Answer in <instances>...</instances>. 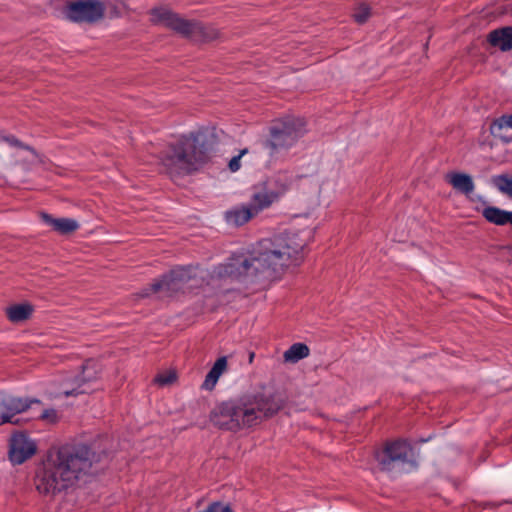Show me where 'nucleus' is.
Wrapping results in <instances>:
<instances>
[{
  "label": "nucleus",
  "mask_w": 512,
  "mask_h": 512,
  "mask_svg": "<svg viewBox=\"0 0 512 512\" xmlns=\"http://www.w3.org/2000/svg\"><path fill=\"white\" fill-rule=\"evenodd\" d=\"M314 237V228H296L260 240L246 254L233 255L225 264L214 268L209 284L218 286L221 281L259 273L275 274L291 265H298L303 251Z\"/></svg>",
  "instance_id": "nucleus-1"
},
{
  "label": "nucleus",
  "mask_w": 512,
  "mask_h": 512,
  "mask_svg": "<svg viewBox=\"0 0 512 512\" xmlns=\"http://www.w3.org/2000/svg\"><path fill=\"white\" fill-rule=\"evenodd\" d=\"M94 454L85 445L64 446L50 453L35 477V486L41 494H55L72 486L86 474L93 463Z\"/></svg>",
  "instance_id": "nucleus-2"
},
{
  "label": "nucleus",
  "mask_w": 512,
  "mask_h": 512,
  "mask_svg": "<svg viewBox=\"0 0 512 512\" xmlns=\"http://www.w3.org/2000/svg\"><path fill=\"white\" fill-rule=\"evenodd\" d=\"M282 405V399L272 393L242 397L218 405L211 414V421L220 429L237 432L273 416Z\"/></svg>",
  "instance_id": "nucleus-3"
},
{
  "label": "nucleus",
  "mask_w": 512,
  "mask_h": 512,
  "mask_svg": "<svg viewBox=\"0 0 512 512\" xmlns=\"http://www.w3.org/2000/svg\"><path fill=\"white\" fill-rule=\"evenodd\" d=\"M205 138L204 133L198 132L183 136L176 144L171 145L161 159L167 172L170 175H181L196 170L205 160Z\"/></svg>",
  "instance_id": "nucleus-4"
},
{
  "label": "nucleus",
  "mask_w": 512,
  "mask_h": 512,
  "mask_svg": "<svg viewBox=\"0 0 512 512\" xmlns=\"http://www.w3.org/2000/svg\"><path fill=\"white\" fill-rule=\"evenodd\" d=\"M306 133L305 123L300 118L286 117L270 127V137L265 148L273 160L283 159L288 150Z\"/></svg>",
  "instance_id": "nucleus-5"
},
{
  "label": "nucleus",
  "mask_w": 512,
  "mask_h": 512,
  "mask_svg": "<svg viewBox=\"0 0 512 512\" xmlns=\"http://www.w3.org/2000/svg\"><path fill=\"white\" fill-rule=\"evenodd\" d=\"M99 373V364L94 360H88L82 366L81 377L65 378L60 384L59 391L51 392L50 395L52 397L61 395L68 397L88 393L91 390L90 384L98 379Z\"/></svg>",
  "instance_id": "nucleus-6"
},
{
  "label": "nucleus",
  "mask_w": 512,
  "mask_h": 512,
  "mask_svg": "<svg viewBox=\"0 0 512 512\" xmlns=\"http://www.w3.org/2000/svg\"><path fill=\"white\" fill-rule=\"evenodd\" d=\"M150 15L153 24L171 29L184 37H192L202 31L199 23L186 20L166 7L154 8Z\"/></svg>",
  "instance_id": "nucleus-7"
},
{
  "label": "nucleus",
  "mask_w": 512,
  "mask_h": 512,
  "mask_svg": "<svg viewBox=\"0 0 512 512\" xmlns=\"http://www.w3.org/2000/svg\"><path fill=\"white\" fill-rule=\"evenodd\" d=\"M192 280V270L190 268L178 267L161 279L155 281L150 287L145 288L141 296L149 297L153 294L164 293L171 295L178 291H184L186 285Z\"/></svg>",
  "instance_id": "nucleus-8"
},
{
  "label": "nucleus",
  "mask_w": 512,
  "mask_h": 512,
  "mask_svg": "<svg viewBox=\"0 0 512 512\" xmlns=\"http://www.w3.org/2000/svg\"><path fill=\"white\" fill-rule=\"evenodd\" d=\"M104 6L98 0H78L69 3L64 9L65 17L72 22L92 23L102 18Z\"/></svg>",
  "instance_id": "nucleus-9"
},
{
  "label": "nucleus",
  "mask_w": 512,
  "mask_h": 512,
  "mask_svg": "<svg viewBox=\"0 0 512 512\" xmlns=\"http://www.w3.org/2000/svg\"><path fill=\"white\" fill-rule=\"evenodd\" d=\"M412 447L407 441L398 440L388 444L385 450L376 455L382 470H390L395 464H404L412 456Z\"/></svg>",
  "instance_id": "nucleus-10"
},
{
  "label": "nucleus",
  "mask_w": 512,
  "mask_h": 512,
  "mask_svg": "<svg viewBox=\"0 0 512 512\" xmlns=\"http://www.w3.org/2000/svg\"><path fill=\"white\" fill-rule=\"evenodd\" d=\"M36 452L35 443L24 433H16L10 440L9 458L13 464H22Z\"/></svg>",
  "instance_id": "nucleus-11"
},
{
  "label": "nucleus",
  "mask_w": 512,
  "mask_h": 512,
  "mask_svg": "<svg viewBox=\"0 0 512 512\" xmlns=\"http://www.w3.org/2000/svg\"><path fill=\"white\" fill-rule=\"evenodd\" d=\"M37 400H29L5 395L0 392V425L6 422H14L16 414L26 411Z\"/></svg>",
  "instance_id": "nucleus-12"
},
{
  "label": "nucleus",
  "mask_w": 512,
  "mask_h": 512,
  "mask_svg": "<svg viewBox=\"0 0 512 512\" xmlns=\"http://www.w3.org/2000/svg\"><path fill=\"white\" fill-rule=\"evenodd\" d=\"M279 199L277 194L267 188L263 183L255 186L248 205L257 216L260 212L271 207Z\"/></svg>",
  "instance_id": "nucleus-13"
},
{
  "label": "nucleus",
  "mask_w": 512,
  "mask_h": 512,
  "mask_svg": "<svg viewBox=\"0 0 512 512\" xmlns=\"http://www.w3.org/2000/svg\"><path fill=\"white\" fill-rule=\"evenodd\" d=\"M446 181L459 193L470 195L475 185L470 175L463 172H450L445 176Z\"/></svg>",
  "instance_id": "nucleus-14"
},
{
  "label": "nucleus",
  "mask_w": 512,
  "mask_h": 512,
  "mask_svg": "<svg viewBox=\"0 0 512 512\" xmlns=\"http://www.w3.org/2000/svg\"><path fill=\"white\" fill-rule=\"evenodd\" d=\"M256 215L253 213L250 206L247 205H241L233 207L232 209L226 211L225 213V220L228 224L234 225V226H241L245 223H247L250 219L255 217Z\"/></svg>",
  "instance_id": "nucleus-15"
},
{
  "label": "nucleus",
  "mask_w": 512,
  "mask_h": 512,
  "mask_svg": "<svg viewBox=\"0 0 512 512\" xmlns=\"http://www.w3.org/2000/svg\"><path fill=\"white\" fill-rule=\"evenodd\" d=\"M267 188L277 194V198L280 199L291 187L292 177L287 172H281L268 179L263 183Z\"/></svg>",
  "instance_id": "nucleus-16"
},
{
  "label": "nucleus",
  "mask_w": 512,
  "mask_h": 512,
  "mask_svg": "<svg viewBox=\"0 0 512 512\" xmlns=\"http://www.w3.org/2000/svg\"><path fill=\"white\" fill-rule=\"evenodd\" d=\"M489 43L502 51L512 49V27H503L493 30L488 35Z\"/></svg>",
  "instance_id": "nucleus-17"
},
{
  "label": "nucleus",
  "mask_w": 512,
  "mask_h": 512,
  "mask_svg": "<svg viewBox=\"0 0 512 512\" xmlns=\"http://www.w3.org/2000/svg\"><path fill=\"white\" fill-rule=\"evenodd\" d=\"M482 215L489 223L499 226L512 225V211L502 210L494 206H486L482 210Z\"/></svg>",
  "instance_id": "nucleus-18"
},
{
  "label": "nucleus",
  "mask_w": 512,
  "mask_h": 512,
  "mask_svg": "<svg viewBox=\"0 0 512 512\" xmlns=\"http://www.w3.org/2000/svg\"><path fill=\"white\" fill-rule=\"evenodd\" d=\"M227 368V357L222 356L216 360L211 370L205 377L202 384V388L205 390H212L217 384L220 376L224 373Z\"/></svg>",
  "instance_id": "nucleus-19"
},
{
  "label": "nucleus",
  "mask_w": 512,
  "mask_h": 512,
  "mask_svg": "<svg viewBox=\"0 0 512 512\" xmlns=\"http://www.w3.org/2000/svg\"><path fill=\"white\" fill-rule=\"evenodd\" d=\"M491 133L506 142L512 141V135L506 136L504 135V131L507 129H512V115H503L500 118L496 119L491 127Z\"/></svg>",
  "instance_id": "nucleus-20"
},
{
  "label": "nucleus",
  "mask_w": 512,
  "mask_h": 512,
  "mask_svg": "<svg viewBox=\"0 0 512 512\" xmlns=\"http://www.w3.org/2000/svg\"><path fill=\"white\" fill-rule=\"evenodd\" d=\"M44 220L53 227L54 230L66 234L75 231L79 225L76 220L70 218H52L44 215Z\"/></svg>",
  "instance_id": "nucleus-21"
},
{
  "label": "nucleus",
  "mask_w": 512,
  "mask_h": 512,
  "mask_svg": "<svg viewBox=\"0 0 512 512\" xmlns=\"http://www.w3.org/2000/svg\"><path fill=\"white\" fill-rule=\"evenodd\" d=\"M6 312L10 321L18 323L31 316L33 307L30 304L22 303L8 307Z\"/></svg>",
  "instance_id": "nucleus-22"
},
{
  "label": "nucleus",
  "mask_w": 512,
  "mask_h": 512,
  "mask_svg": "<svg viewBox=\"0 0 512 512\" xmlns=\"http://www.w3.org/2000/svg\"><path fill=\"white\" fill-rule=\"evenodd\" d=\"M309 355V348L303 343H295L284 352V360L290 363H296Z\"/></svg>",
  "instance_id": "nucleus-23"
},
{
  "label": "nucleus",
  "mask_w": 512,
  "mask_h": 512,
  "mask_svg": "<svg viewBox=\"0 0 512 512\" xmlns=\"http://www.w3.org/2000/svg\"><path fill=\"white\" fill-rule=\"evenodd\" d=\"M497 188L512 197V179L507 176H497L494 180Z\"/></svg>",
  "instance_id": "nucleus-24"
},
{
  "label": "nucleus",
  "mask_w": 512,
  "mask_h": 512,
  "mask_svg": "<svg viewBox=\"0 0 512 512\" xmlns=\"http://www.w3.org/2000/svg\"><path fill=\"white\" fill-rule=\"evenodd\" d=\"M176 372L173 370H167L159 373L155 378V383L159 386H167L176 381Z\"/></svg>",
  "instance_id": "nucleus-25"
},
{
  "label": "nucleus",
  "mask_w": 512,
  "mask_h": 512,
  "mask_svg": "<svg viewBox=\"0 0 512 512\" xmlns=\"http://www.w3.org/2000/svg\"><path fill=\"white\" fill-rule=\"evenodd\" d=\"M370 16V9L366 4H360L353 14L354 20L359 23H365Z\"/></svg>",
  "instance_id": "nucleus-26"
},
{
  "label": "nucleus",
  "mask_w": 512,
  "mask_h": 512,
  "mask_svg": "<svg viewBox=\"0 0 512 512\" xmlns=\"http://www.w3.org/2000/svg\"><path fill=\"white\" fill-rule=\"evenodd\" d=\"M41 418L45 421H47L48 423H55L57 422L58 420V414H57V411L54 410V409H49V410H45L42 414H41Z\"/></svg>",
  "instance_id": "nucleus-27"
},
{
  "label": "nucleus",
  "mask_w": 512,
  "mask_h": 512,
  "mask_svg": "<svg viewBox=\"0 0 512 512\" xmlns=\"http://www.w3.org/2000/svg\"><path fill=\"white\" fill-rule=\"evenodd\" d=\"M246 151H242L240 155L238 156H235L233 157L230 161H229V169L232 171V172H236L237 170H239L240 168V159H241V156L245 153Z\"/></svg>",
  "instance_id": "nucleus-28"
},
{
  "label": "nucleus",
  "mask_w": 512,
  "mask_h": 512,
  "mask_svg": "<svg viewBox=\"0 0 512 512\" xmlns=\"http://www.w3.org/2000/svg\"><path fill=\"white\" fill-rule=\"evenodd\" d=\"M5 140L7 142H9L11 145H17L18 144V140L15 139L14 137H7V138H5Z\"/></svg>",
  "instance_id": "nucleus-29"
},
{
  "label": "nucleus",
  "mask_w": 512,
  "mask_h": 512,
  "mask_svg": "<svg viewBox=\"0 0 512 512\" xmlns=\"http://www.w3.org/2000/svg\"><path fill=\"white\" fill-rule=\"evenodd\" d=\"M253 358H254V353H251L250 356H249V361L252 362Z\"/></svg>",
  "instance_id": "nucleus-30"
}]
</instances>
